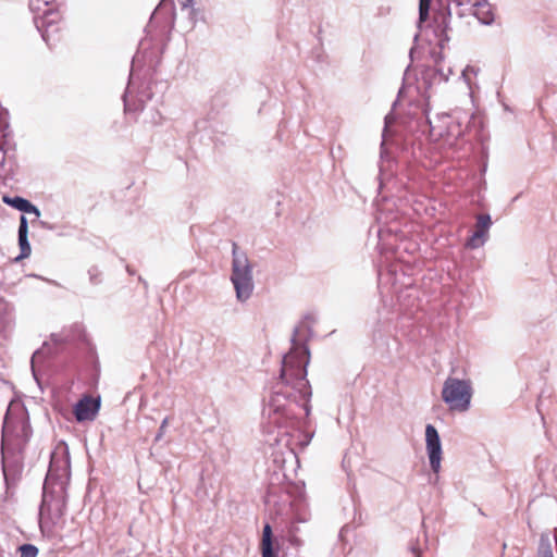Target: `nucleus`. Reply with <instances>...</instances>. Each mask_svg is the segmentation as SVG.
Returning a JSON list of instances; mask_svg holds the SVG:
<instances>
[{
  "label": "nucleus",
  "mask_w": 557,
  "mask_h": 557,
  "mask_svg": "<svg viewBox=\"0 0 557 557\" xmlns=\"http://www.w3.org/2000/svg\"><path fill=\"white\" fill-rule=\"evenodd\" d=\"M7 115L8 112L0 107V133H2L3 135L5 128L8 127Z\"/></svg>",
  "instance_id": "nucleus-19"
},
{
  "label": "nucleus",
  "mask_w": 557,
  "mask_h": 557,
  "mask_svg": "<svg viewBox=\"0 0 557 557\" xmlns=\"http://www.w3.org/2000/svg\"><path fill=\"white\" fill-rule=\"evenodd\" d=\"M42 504H65L63 496L49 499L47 496L44 497Z\"/></svg>",
  "instance_id": "nucleus-20"
},
{
  "label": "nucleus",
  "mask_w": 557,
  "mask_h": 557,
  "mask_svg": "<svg viewBox=\"0 0 557 557\" xmlns=\"http://www.w3.org/2000/svg\"><path fill=\"white\" fill-rule=\"evenodd\" d=\"M99 401L91 397H84L74 407V414L77 421H91L99 410Z\"/></svg>",
  "instance_id": "nucleus-10"
},
{
  "label": "nucleus",
  "mask_w": 557,
  "mask_h": 557,
  "mask_svg": "<svg viewBox=\"0 0 557 557\" xmlns=\"http://www.w3.org/2000/svg\"><path fill=\"white\" fill-rule=\"evenodd\" d=\"M40 356V351H36L34 355H33V358H32V362L34 363V361L39 358Z\"/></svg>",
  "instance_id": "nucleus-24"
},
{
  "label": "nucleus",
  "mask_w": 557,
  "mask_h": 557,
  "mask_svg": "<svg viewBox=\"0 0 557 557\" xmlns=\"http://www.w3.org/2000/svg\"><path fill=\"white\" fill-rule=\"evenodd\" d=\"M231 281L234 285L236 297L239 301H245L251 296L253 289L252 276L238 277Z\"/></svg>",
  "instance_id": "nucleus-11"
},
{
  "label": "nucleus",
  "mask_w": 557,
  "mask_h": 557,
  "mask_svg": "<svg viewBox=\"0 0 557 557\" xmlns=\"http://www.w3.org/2000/svg\"><path fill=\"white\" fill-rule=\"evenodd\" d=\"M60 14L55 11L47 10L41 16L36 17L35 23L37 29L41 33L42 39L50 44L59 39L60 27L58 25Z\"/></svg>",
  "instance_id": "nucleus-4"
},
{
  "label": "nucleus",
  "mask_w": 557,
  "mask_h": 557,
  "mask_svg": "<svg viewBox=\"0 0 557 557\" xmlns=\"http://www.w3.org/2000/svg\"><path fill=\"white\" fill-rule=\"evenodd\" d=\"M300 330L296 329L292 338V347L283 357L280 380L263 407L262 416L268 424L280 429H294L297 424L294 406L308 400L311 388L307 380V366L310 354L307 345L301 342Z\"/></svg>",
  "instance_id": "nucleus-1"
},
{
  "label": "nucleus",
  "mask_w": 557,
  "mask_h": 557,
  "mask_svg": "<svg viewBox=\"0 0 557 557\" xmlns=\"http://www.w3.org/2000/svg\"><path fill=\"white\" fill-rule=\"evenodd\" d=\"M32 434L26 409L10 404L2 426V470L7 484L15 482L21 471L20 455Z\"/></svg>",
  "instance_id": "nucleus-2"
},
{
  "label": "nucleus",
  "mask_w": 557,
  "mask_h": 557,
  "mask_svg": "<svg viewBox=\"0 0 557 557\" xmlns=\"http://www.w3.org/2000/svg\"><path fill=\"white\" fill-rule=\"evenodd\" d=\"M193 3V0H186V4L185 5H190Z\"/></svg>",
  "instance_id": "nucleus-27"
},
{
  "label": "nucleus",
  "mask_w": 557,
  "mask_h": 557,
  "mask_svg": "<svg viewBox=\"0 0 557 557\" xmlns=\"http://www.w3.org/2000/svg\"><path fill=\"white\" fill-rule=\"evenodd\" d=\"M539 557H554L553 548L548 539H542L539 547Z\"/></svg>",
  "instance_id": "nucleus-16"
},
{
  "label": "nucleus",
  "mask_w": 557,
  "mask_h": 557,
  "mask_svg": "<svg viewBox=\"0 0 557 557\" xmlns=\"http://www.w3.org/2000/svg\"><path fill=\"white\" fill-rule=\"evenodd\" d=\"M430 3H431V0H420V2H419V23H418V26L420 28L422 27V24L429 17Z\"/></svg>",
  "instance_id": "nucleus-15"
},
{
  "label": "nucleus",
  "mask_w": 557,
  "mask_h": 557,
  "mask_svg": "<svg viewBox=\"0 0 557 557\" xmlns=\"http://www.w3.org/2000/svg\"><path fill=\"white\" fill-rule=\"evenodd\" d=\"M451 4L448 3L446 7V12L437 11L434 17V26L433 32L436 37V45L443 49L445 44L449 40L448 32H449V17L451 16Z\"/></svg>",
  "instance_id": "nucleus-7"
},
{
  "label": "nucleus",
  "mask_w": 557,
  "mask_h": 557,
  "mask_svg": "<svg viewBox=\"0 0 557 557\" xmlns=\"http://www.w3.org/2000/svg\"><path fill=\"white\" fill-rule=\"evenodd\" d=\"M261 550L262 557H274L272 549V530L269 524H265L263 528Z\"/></svg>",
  "instance_id": "nucleus-14"
},
{
  "label": "nucleus",
  "mask_w": 557,
  "mask_h": 557,
  "mask_svg": "<svg viewBox=\"0 0 557 557\" xmlns=\"http://www.w3.org/2000/svg\"><path fill=\"white\" fill-rule=\"evenodd\" d=\"M237 245L233 244V262L231 280L252 276V269L245 253H239Z\"/></svg>",
  "instance_id": "nucleus-9"
},
{
  "label": "nucleus",
  "mask_w": 557,
  "mask_h": 557,
  "mask_svg": "<svg viewBox=\"0 0 557 557\" xmlns=\"http://www.w3.org/2000/svg\"><path fill=\"white\" fill-rule=\"evenodd\" d=\"M453 3L456 9H459L463 5L469 7L468 10L471 11L472 14L475 15L478 20L484 24H490L493 21L491 5L487 2L473 0H453ZM456 13L459 16L465 14V12L461 10H457Z\"/></svg>",
  "instance_id": "nucleus-6"
},
{
  "label": "nucleus",
  "mask_w": 557,
  "mask_h": 557,
  "mask_svg": "<svg viewBox=\"0 0 557 557\" xmlns=\"http://www.w3.org/2000/svg\"><path fill=\"white\" fill-rule=\"evenodd\" d=\"M53 0H30V8L33 10H41V7H47L50 4Z\"/></svg>",
  "instance_id": "nucleus-18"
},
{
  "label": "nucleus",
  "mask_w": 557,
  "mask_h": 557,
  "mask_svg": "<svg viewBox=\"0 0 557 557\" xmlns=\"http://www.w3.org/2000/svg\"><path fill=\"white\" fill-rule=\"evenodd\" d=\"M27 220L24 215H22L18 227V245L21 248V255L16 258V260L27 258L30 255V245L27 239Z\"/></svg>",
  "instance_id": "nucleus-12"
},
{
  "label": "nucleus",
  "mask_w": 557,
  "mask_h": 557,
  "mask_svg": "<svg viewBox=\"0 0 557 557\" xmlns=\"http://www.w3.org/2000/svg\"><path fill=\"white\" fill-rule=\"evenodd\" d=\"M470 71H471V72H473V69H472V67H470V66H468L467 69H465V70L462 71V76L467 77V75H468V73H469Z\"/></svg>",
  "instance_id": "nucleus-23"
},
{
  "label": "nucleus",
  "mask_w": 557,
  "mask_h": 557,
  "mask_svg": "<svg viewBox=\"0 0 557 557\" xmlns=\"http://www.w3.org/2000/svg\"><path fill=\"white\" fill-rule=\"evenodd\" d=\"M21 557H37L38 548L32 544H24L18 548Z\"/></svg>",
  "instance_id": "nucleus-17"
},
{
  "label": "nucleus",
  "mask_w": 557,
  "mask_h": 557,
  "mask_svg": "<svg viewBox=\"0 0 557 557\" xmlns=\"http://www.w3.org/2000/svg\"><path fill=\"white\" fill-rule=\"evenodd\" d=\"M425 443L431 469L437 473L441 469L442 445L440 435L432 424L425 428Z\"/></svg>",
  "instance_id": "nucleus-5"
},
{
  "label": "nucleus",
  "mask_w": 557,
  "mask_h": 557,
  "mask_svg": "<svg viewBox=\"0 0 557 557\" xmlns=\"http://www.w3.org/2000/svg\"><path fill=\"white\" fill-rule=\"evenodd\" d=\"M289 542H290V544H292L293 546H295V547H299V546H301V545H302L301 540H300V539H298L297 536H290Z\"/></svg>",
  "instance_id": "nucleus-21"
},
{
  "label": "nucleus",
  "mask_w": 557,
  "mask_h": 557,
  "mask_svg": "<svg viewBox=\"0 0 557 557\" xmlns=\"http://www.w3.org/2000/svg\"><path fill=\"white\" fill-rule=\"evenodd\" d=\"M3 201L22 212L35 213L37 216L39 215L38 209L34 205H32L28 200H26L22 197L10 198L8 196H4Z\"/></svg>",
  "instance_id": "nucleus-13"
},
{
  "label": "nucleus",
  "mask_w": 557,
  "mask_h": 557,
  "mask_svg": "<svg viewBox=\"0 0 557 557\" xmlns=\"http://www.w3.org/2000/svg\"><path fill=\"white\" fill-rule=\"evenodd\" d=\"M492 220L488 214H479L476 216L475 231L467 240L466 246L470 249H476L484 245L488 238V231Z\"/></svg>",
  "instance_id": "nucleus-8"
},
{
  "label": "nucleus",
  "mask_w": 557,
  "mask_h": 557,
  "mask_svg": "<svg viewBox=\"0 0 557 557\" xmlns=\"http://www.w3.org/2000/svg\"><path fill=\"white\" fill-rule=\"evenodd\" d=\"M302 407H304V409L306 410V414H308V413H309V406H308V404H307V403H305V404L302 405Z\"/></svg>",
  "instance_id": "nucleus-25"
},
{
  "label": "nucleus",
  "mask_w": 557,
  "mask_h": 557,
  "mask_svg": "<svg viewBox=\"0 0 557 557\" xmlns=\"http://www.w3.org/2000/svg\"><path fill=\"white\" fill-rule=\"evenodd\" d=\"M472 387L470 381L447 377L443 384L442 399L451 411L465 412L470 408Z\"/></svg>",
  "instance_id": "nucleus-3"
},
{
  "label": "nucleus",
  "mask_w": 557,
  "mask_h": 557,
  "mask_svg": "<svg viewBox=\"0 0 557 557\" xmlns=\"http://www.w3.org/2000/svg\"><path fill=\"white\" fill-rule=\"evenodd\" d=\"M168 422H169L168 418H165V419L162 421L161 426H160V432H163V431H164V429H165V428H166V425H168Z\"/></svg>",
  "instance_id": "nucleus-22"
},
{
  "label": "nucleus",
  "mask_w": 557,
  "mask_h": 557,
  "mask_svg": "<svg viewBox=\"0 0 557 557\" xmlns=\"http://www.w3.org/2000/svg\"><path fill=\"white\" fill-rule=\"evenodd\" d=\"M412 552L416 555V557H420V552L417 548L413 547Z\"/></svg>",
  "instance_id": "nucleus-26"
}]
</instances>
